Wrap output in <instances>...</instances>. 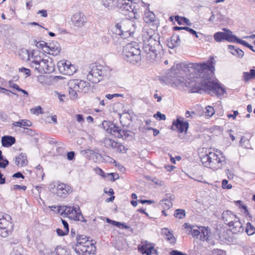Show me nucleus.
I'll list each match as a JSON object with an SVG mask.
<instances>
[{"instance_id":"ea45409f","label":"nucleus","mask_w":255,"mask_h":255,"mask_svg":"<svg viewBox=\"0 0 255 255\" xmlns=\"http://www.w3.org/2000/svg\"><path fill=\"white\" fill-rule=\"evenodd\" d=\"M242 77L245 82H248L251 79H254L253 75H252V70L251 69L249 72H244Z\"/></svg>"},{"instance_id":"58836bf2","label":"nucleus","mask_w":255,"mask_h":255,"mask_svg":"<svg viewBox=\"0 0 255 255\" xmlns=\"http://www.w3.org/2000/svg\"><path fill=\"white\" fill-rule=\"evenodd\" d=\"M113 148L120 153H126L128 149L124 145L118 142L114 143Z\"/></svg>"},{"instance_id":"9d476101","label":"nucleus","mask_w":255,"mask_h":255,"mask_svg":"<svg viewBox=\"0 0 255 255\" xmlns=\"http://www.w3.org/2000/svg\"><path fill=\"white\" fill-rule=\"evenodd\" d=\"M86 244L83 245L80 242L76 243L73 249L78 255H90L95 254L96 249L95 246L90 242Z\"/></svg>"},{"instance_id":"a878e982","label":"nucleus","mask_w":255,"mask_h":255,"mask_svg":"<svg viewBox=\"0 0 255 255\" xmlns=\"http://www.w3.org/2000/svg\"><path fill=\"white\" fill-rule=\"evenodd\" d=\"M166 197L161 200L159 205L164 209H169L172 206V200L174 199V196L171 194H166Z\"/></svg>"},{"instance_id":"c756f323","label":"nucleus","mask_w":255,"mask_h":255,"mask_svg":"<svg viewBox=\"0 0 255 255\" xmlns=\"http://www.w3.org/2000/svg\"><path fill=\"white\" fill-rule=\"evenodd\" d=\"M228 49L230 52H231L233 55L237 56L239 58H242L244 56V51L236 46L228 45Z\"/></svg>"},{"instance_id":"a19ab883","label":"nucleus","mask_w":255,"mask_h":255,"mask_svg":"<svg viewBox=\"0 0 255 255\" xmlns=\"http://www.w3.org/2000/svg\"><path fill=\"white\" fill-rule=\"evenodd\" d=\"M66 251L61 247H57L51 253V255H66Z\"/></svg>"},{"instance_id":"6ab92c4d","label":"nucleus","mask_w":255,"mask_h":255,"mask_svg":"<svg viewBox=\"0 0 255 255\" xmlns=\"http://www.w3.org/2000/svg\"><path fill=\"white\" fill-rule=\"evenodd\" d=\"M103 126L104 128H106V127H107L108 128H106L107 132L111 133L115 137L118 138H121L122 137V135L121 133V132H122V129L120 127L116 126L115 125L111 122H108L107 121H104L103 123Z\"/></svg>"},{"instance_id":"c9c22d12","label":"nucleus","mask_w":255,"mask_h":255,"mask_svg":"<svg viewBox=\"0 0 255 255\" xmlns=\"http://www.w3.org/2000/svg\"><path fill=\"white\" fill-rule=\"evenodd\" d=\"M180 42V39L178 35L172 36L171 38V42H169L168 45L169 48H173L178 46Z\"/></svg>"},{"instance_id":"774afa93","label":"nucleus","mask_w":255,"mask_h":255,"mask_svg":"<svg viewBox=\"0 0 255 255\" xmlns=\"http://www.w3.org/2000/svg\"><path fill=\"white\" fill-rule=\"evenodd\" d=\"M56 232L57 234L60 236H63L65 235H67L68 233H66L65 230L63 231L62 229H57L56 230Z\"/></svg>"},{"instance_id":"39448f33","label":"nucleus","mask_w":255,"mask_h":255,"mask_svg":"<svg viewBox=\"0 0 255 255\" xmlns=\"http://www.w3.org/2000/svg\"><path fill=\"white\" fill-rule=\"evenodd\" d=\"M141 51L138 44L134 41L127 44L124 47L123 55L124 59L133 64L141 60Z\"/></svg>"},{"instance_id":"864d4df0","label":"nucleus","mask_w":255,"mask_h":255,"mask_svg":"<svg viewBox=\"0 0 255 255\" xmlns=\"http://www.w3.org/2000/svg\"><path fill=\"white\" fill-rule=\"evenodd\" d=\"M154 118L158 119V120H165L166 116L165 115L161 114L160 112H157L156 114L153 116Z\"/></svg>"},{"instance_id":"680f3d73","label":"nucleus","mask_w":255,"mask_h":255,"mask_svg":"<svg viewBox=\"0 0 255 255\" xmlns=\"http://www.w3.org/2000/svg\"><path fill=\"white\" fill-rule=\"evenodd\" d=\"M75 152L74 151H70L67 153V157L69 160H72L75 158Z\"/></svg>"},{"instance_id":"423d86ee","label":"nucleus","mask_w":255,"mask_h":255,"mask_svg":"<svg viewBox=\"0 0 255 255\" xmlns=\"http://www.w3.org/2000/svg\"><path fill=\"white\" fill-rule=\"evenodd\" d=\"M140 1L135 3L131 0H117V6L120 11L125 15H129L131 18H138V13L140 12Z\"/></svg>"},{"instance_id":"0eeeda50","label":"nucleus","mask_w":255,"mask_h":255,"mask_svg":"<svg viewBox=\"0 0 255 255\" xmlns=\"http://www.w3.org/2000/svg\"><path fill=\"white\" fill-rule=\"evenodd\" d=\"M185 72L182 69L181 64H177L176 66H172L168 72L166 79L172 86L177 87L185 80Z\"/></svg>"},{"instance_id":"e433bc0d","label":"nucleus","mask_w":255,"mask_h":255,"mask_svg":"<svg viewBox=\"0 0 255 255\" xmlns=\"http://www.w3.org/2000/svg\"><path fill=\"white\" fill-rule=\"evenodd\" d=\"M209 230L207 228L202 227L199 236L200 239L203 241L209 240Z\"/></svg>"},{"instance_id":"49530a36","label":"nucleus","mask_w":255,"mask_h":255,"mask_svg":"<svg viewBox=\"0 0 255 255\" xmlns=\"http://www.w3.org/2000/svg\"><path fill=\"white\" fill-rule=\"evenodd\" d=\"M35 45L38 48L42 49L44 52L46 53L47 51L45 47L47 46L48 44L45 42L43 41L37 42Z\"/></svg>"},{"instance_id":"13d9d810","label":"nucleus","mask_w":255,"mask_h":255,"mask_svg":"<svg viewBox=\"0 0 255 255\" xmlns=\"http://www.w3.org/2000/svg\"><path fill=\"white\" fill-rule=\"evenodd\" d=\"M222 186L223 189H230L232 186L230 184H228V181L224 179L222 181Z\"/></svg>"},{"instance_id":"20e7f679","label":"nucleus","mask_w":255,"mask_h":255,"mask_svg":"<svg viewBox=\"0 0 255 255\" xmlns=\"http://www.w3.org/2000/svg\"><path fill=\"white\" fill-rule=\"evenodd\" d=\"M87 79L94 83H98L109 76L111 70L107 67L99 64H91L88 68Z\"/></svg>"},{"instance_id":"7c9ffc66","label":"nucleus","mask_w":255,"mask_h":255,"mask_svg":"<svg viewBox=\"0 0 255 255\" xmlns=\"http://www.w3.org/2000/svg\"><path fill=\"white\" fill-rule=\"evenodd\" d=\"M31 51L24 48L21 49L19 51V56L22 60L29 61L30 59Z\"/></svg>"},{"instance_id":"cd10ccee","label":"nucleus","mask_w":255,"mask_h":255,"mask_svg":"<svg viewBox=\"0 0 255 255\" xmlns=\"http://www.w3.org/2000/svg\"><path fill=\"white\" fill-rule=\"evenodd\" d=\"M15 162L18 166L23 167L26 166L28 162L26 154L21 153L17 156L15 157Z\"/></svg>"},{"instance_id":"8fccbe9b","label":"nucleus","mask_w":255,"mask_h":255,"mask_svg":"<svg viewBox=\"0 0 255 255\" xmlns=\"http://www.w3.org/2000/svg\"><path fill=\"white\" fill-rule=\"evenodd\" d=\"M22 250V248L19 246L13 249L12 254L13 255H23L21 254V251Z\"/></svg>"},{"instance_id":"bf43d9fd","label":"nucleus","mask_w":255,"mask_h":255,"mask_svg":"<svg viewBox=\"0 0 255 255\" xmlns=\"http://www.w3.org/2000/svg\"><path fill=\"white\" fill-rule=\"evenodd\" d=\"M235 39H235V41L234 42H236L238 43L241 44L247 47H248L249 46V44L248 42H247L246 41L241 40V39L238 38V37H237L236 36H235Z\"/></svg>"},{"instance_id":"09e8293b","label":"nucleus","mask_w":255,"mask_h":255,"mask_svg":"<svg viewBox=\"0 0 255 255\" xmlns=\"http://www.w3.org/2000/svg\"><path fill=\"white\" fill-rule=\"evenodd\" d=\"M8 164V161L6 159H3L2 155V152L0 150V167L4 168Z\"/></svg>"},{"instance_id":"2eb2a0df","label":"nucleus","mask_w":255,"mask_h":255,"mask_svg":"<svg viewBox=\"0 0 255 255\" xmlns=\"http://www.w3.org/2000/svg\"><path fill=\"white\" fill-rule=\"evenodd\" d=\"M55 187L50 190L60 197L65 198L72 191V188L70 185L64 183L58 184L55 189Z\"/></svg>"},{"instance_id":"72a5a7b5","label":"nucleus","mask_w":255,"mask_h":255,"mask_svg":"<svg viewBox=\"0 0 255 255\" xmlns=\"http://www.w3.org/2000/svg\"><path fill=\"white\" fill-rule=\"evenodd\" d=\"M103 5L109 9L114 8L117 4V0H102Z\"/></svg>"},{"instance_id":"052dcab7","label":"nucleus","mask_w":255,"mask_h":255,"mask_svg":"<svg viewBox=\"0 0 255 255\" xmlns=\"http://www.w3.org/2000/svg\"><path fill=\"white\" fill-rule=\"evenodd\" d=\"M184 30H185L190 32L191 34L194 35L196 38L199 37L198 33L194 29H191L188 27H187L186 28H184Z\"/></svg>"},{"instance_id":"7ed1b4c3","label":"nucleus","mask_w":255,"mask_h":255,"mask_svg":"<svg viewBox=\"0 0 255 255\" xmlns=\"http://www.w3.org/2000/svg\"><path fill=\"white\" fill-rule=\"evenodd\" d=\"M203 165L213 171H217L222 168L226 164V157L223 153L216 150L215 152H209L200 157Z\"/></svg>"},{"instance_id":"37998d69","label":"nucleus","mask_w":255,"mask_h":255,"mask_svg":"<svg viewBox=\"0 0 255 255\" xmlns=\"http://www.w3.org/2000/svg\"><path fill=\"white\" fill-rule=\"evenodd\" d=\"M115 143L116 141L112 139L109 138H105L104 139V143L105 146L107 148L112 147L113 148L114 146V143Z\"/></svg>"},{"instance_id":"4468645a","label":"nucleus","mask_w":255,"mask_h":255,"mask_svg":"<svg viewBox=\"0 0 255 255\" xmlns=\"http://www.w3.org/2000/svg\"><path fill=\"white\" fill-rule=\"evenodd\" d=\"M72 24L76 27L82 28L86 25L88 22L87 17L82 12H77L71 17Z\"/></svg>"},{"instance_id":"3c124183","label":"nucleus","mask_w":255,"mask_h":255,"mask_svg":"<svg viewBox=\"0 0 255 255\" xmlns=\"http://www.w3.org/2000/svg\"><path fill=\"white\" fill-rule=\"evenodd\" d=\"M212 253L214 255H225L226 252L223 250L215 249L212 250Z\"/></svg>"},{"instance_id":"f8f14e48","label":"nucleus","mask_w":255,"mask_h":255,"mask_svg":"<svg viewBox=\"0 0 255 255\" xmlns=\"http://www.w3.org/2000/svg\"><path fill=\"white\" fill-rule=\"evenodd\" d=\"M55 64L51 59H42L35 70L40 73H50L54 71Z\"/></svg>"},{"instance_id":"69168bd1","label":"nucleus","mask_w":255,"mask_h":255,"mask_svg":"<svg viewBox=\"0 0 255 255\" xmlns=\"http://www.w3.org/2000/svg\"><path fill=\"white\" fill-rule=\"evenodd\" d=\"M62 223L64 227V230H65L66 233H69V225H68V223L66 221L62 220Z\"/></svg>"},{"instance_id":"9b49d317","label":"nucleus","mask_w":255,"mask_h":255,"mask_svg":"<svg viewBox=\"0 0 255 255\" xmlns=\"http://www.w3.org/2000/svg\"><path fill=\"white\" fill-rule=\"evenodd\" d=\"M69 88L75 89L78 92H87L91 87L90 83L79 79H73L70 80L68 83Z\"/></svg>"},{"instance_id":"a211bd4d","label":"nucleus","mask_w":255,"mask_h":255,"mask_svg":"<svg viewBox=\"0 0 255 255\" xmlns=\"http://www.w3.org/2000/svg\"><path fill=\"white\" fill-rule=\"evenodd\" d=\"M13 230V224L5 219H0V236L6 238Z\"/></svg>"},{"instance_id":"5701e85b","label":"nucleus","mask_w":255,"mask_h":255,"mask_svg":"<svg viewBox=\"0 0 255 255\" xmlns=\"http://www.w3.org/2000/svg\"><path fill=\"white\" fill-rule=\"evenodd\" d=\"M40 54V52L39 51L33 50L31 51L30 59L29 61H30V65L31 67L34 69L36 68V67L43 59Z\"/></svg>"},{"instance_id":"1a4fd4ad","label":"nucleus","mask_w":255,"mask_h":255,"mask_svg":"<svg viewBox=\"0 0 255 255\" xmlns=\"http://www.w3.org/2000/svg\"><path fill=\"white\" fill-rule=\"evenodd\" d=\"M116 32L122 38H126L133 33L135 29V22L130 19L123 20L116 25Z\"/></svg>"},{"instance_id":"b1692460","label":"nucleus","mask_w":255,"mask_h":255,"mask_svg":"<svg viewBox=\"0 0 255 255\" xmlns=\"http://www.w3.org/2000/svg\"><path fill=\"white\" fill-rule=\"evenodd\" d=\"M228 226L234 234L242 233L244 231V228L238 217L232 222L231 224L228 225Z\"/></svg>"},{"instance_id":"412c9836","label":"nucleus","mask_w":255,"mask_h":255,"mask_svg":"<svg viewBox=\"0 0 255 255\" xmlns=\"http://www.w3.org/2000/svg\"><path fill=\"white\" fill-rule=\"evenodd\" d=\"M189 124L187 122H184L180 120V119H177L175 121L173 122L172 129L174 130L177 129L179 132L187 131L188 128Z\"/></svg>"},{"instance_id":"f257e3e1","label":"nucleus","mask_w":255,"mask_h":255,"mask_svg":"<svg viewBox=\"0 0 255 255\" xmlns=\"http://www.w3.org/2000/svg\"><path fill=\"white\" fill-rule=\"evenodd\" d=\"M189 70L195 73L191 78H196V84L194 87V92H199L200 90L205 91L208 94L217 96L223 95L226 92L216 79L212 77L215 71V60L213 57L210 60L203 63L191 64Z\"/></svg>"},{"instance_id":"6e6552de","label":"nucleus","mask_w":255,"mask_h":255,"mask_svg":"<svg viewBox=\"0 0 255 255\" xmlns=\"http://www.w3.org/2000/svg\"><path fill=\"white\" fill-rule=\"evenodd\" d=\"M58 212L63 217H68L70 219L83 222H86L79 207L61 206L58 207Z\"/></svg>"},{"instance_id":"c85d7f7f","label":"nucleus","mask_w":255,"mask_h":255,"mask_svg":"<svg viewBox=\"0 0 255 255\" xmlns=\"http://www.w3.org/2000/svg\"><path fill=\"white\" fill-rule=\"evenodd\" d=\"M15 142V139L11 136H3L1 138V143L3 146L8 147Z\"/></svg>"},{"instance_id":"2f4dec72","label":"nucleus","mask_w":255,"mask_h":255,"mask_svg":"<svg viewBox=\"0 0 255 255\" xmlns=\"http://www.w3.org/2000/svg\"><path fill=\"white\" fill-rule=\"evenodd\" d=\"M162 233L166 236L167 240L169 241L171 244H174L175 243V238L173 236L171 232L167 229H163L162 230Z\"/></svg>"},{"instance_id":"a18cd8bd","label":"nucleus","mask_w":255,"mask_h":255,"mask_svg":"<svg viewBox=\"0 0 255 255\" xmlns=\"http://www.w3.org/2000/svg\"><path fill=\"white\" fill-rule=\"evenodd\" d=\"M82 245L87 244V242H89L88 241V239L86 236L80 235L77 237V243H80Z\"/></svg>"},{"instance_id":"c03bdc74","label":"nucleus","mask_w":255,"mask_h":255,"mask_svg":"<svg viewBox=\"0 0 255 255\" xmlns=\"http://www.w3.org/2000/svg\"><path fill=\"white\" fill-rule=\"evenodd\" d=\"M246 231L248 235H252L255 233V228L248 222L247 224Z\"/></svg>"},{"instance_id":"f03ea898","label":"nucleus","mask_w":255,"mask_h":255,"mask_svg":"<svg viewBox=\"0 0 255 255\" xmlns=\"http://www.w3.org/2000/svg\"><path fill=\"white\" fill-rule=\"evenodd\" d=\"M152 32L150 30L149 31H143L142 34L143 49L146 53L147 59L150 62L155 60L157 52L161 48L159 38L155 34H152Z\"/></svg>"},{"instance_id":"4c0bfd02","label":"nucleus","mask_w":255,"mask_h":255,"mask_svg":"<svg viewBox=\"0 0 255 255\" xmlns=\"http://www.w3.org/2000/svg\"><path fill=\"white\" fill-rule=\"evenodd\" d=\"M175 19L176 21L177 22V23H178V24H179V25L182 24L183 23H185L187 25H191L190 20L188 18H187L185 17H180L178 15H176L175 17Z\"/></svg>"},{"instance_id":"0e129e2a","label":"nucleus","mask_w":255,"mask_h":255,"mask_svg":"<svg viewBox=\"0 0 255 255\" xmlns=\"http://www.w3.org/2000/svg\"><path fill=\"white\" fill-rule=\"evenodd\" d=\"M121 133L122 135V137L121 138L126 139L129 136V131L127 130H121Z\"/></svg>"},{"instance_id":"dca6fc26","label":"nucleus","mask_w":255,"mask_h":255,"mask_svg":"<svg viewBox=\"0 0 255 255\" xmlns=\"http://www.w3.org/2000/svg\"><path fill=\"white\" fill-rule=\"evenodd\" d=\"M144 12V20L147 23H151L155 20L154 13L149 10V4L140 1V12Z\"/></svg>"},{"instance_id":"e2e57ef3","label":"nucleus","mask_w":255,"mask_h":255,"mask_svg":"<svg viewBox=\"0 0 255 255\" xmlns=\"http://www.w3.org/2000/svg\"><path fill=\"white\" fill-rule=\"evenodd\" d=\"M56 95H57V97L59 100V101L61 102H64V98H65L66 96L64 94H62L58 92H55Z\"/></svg>"},{"instance_id":"ddd939ff","label":"nucleus","mask_w":255,"mask_h":255,"mask_svg":"<svg viewBox=\"0 0 255 255\" xmlns=\"http://www.w3.org/2000/svg\"><path fill=\"white\" fill-rule=\"evenodd\" d=\"M223 32H217L214 34V38L216 42H220L224 40L233 42L235 41V36L233 35L230 30L224 28Z\"/></svg>"},{"instance_id":"6e6d98bb","label":"nucleus","mask_w":255,"mask_h":255,"mask_svg":"<svg viewBox=\"0 0 255 255\" xmlns=\"http://www.w3.org/2000/svg\"><path fill=\"white\" fill-rule=\"evenodd\" d=\"M19 72L23 73L26 77L30 76L31 75L30 70L29 69H27L24 67L19 69Z\"/></svg>"},{"instance_id":"de8ad7c7","label":"nucleus","mask_w":255,"mask_h":255,"mask_svg":"<svg viewBox=\"0 0 255 255\" xmlns=\"http://www.w3.org/2000/svg\"><path fill=\"white\" fill-rule=\"evenodd\" d=\"M215 113V110L212 107L207 106L206 107L205 116L208 117H212Z\"/></svg>"},{"instance_id":"473e14b6","label":"nucleus","mask_w":255,"mask_h":255,"mask_svg":"<svg viewBox=\"0 0 255 255\" xmlns=\"http://www.w3.org/2000/svg\"><path fill=\"white\" fill-rule=\"evenodd\" d=\"M106 221L107 223L111 224L120 229H128L130 228L129 226L127 225L125 223L113 221L110 219L109 218H107Z\"/></svg>"},{"instance_id":"603ef678","label":"nucleus","mask_w":255,"mask_h":255,"mask_svg":"<svg viewBox=\"0 0 255 255\" xmlns=\"http://www.w3.org/2000/svg\"><path fill=\"white\" fill-rule=\"evenodd\" d=\"M77 92H78V90H75V89L69 88V93L71 99H75L77 97Z\"/></svg>"},{"instance_id":"f3484780","label":"nucleus","mask_w":255,"mask_h":255,"mask_svg":"<svg viewBox=\"0 0 255 255\" xmlns=\"http://www.w3.org/2000/svg\"><path fill=\"white\" fill-rule=\"evenodd\" d=\"M57 67L59 72L64 75H72L76 71L75 67L72 65L69 61L58 62Z\"/></svg>"},{"instance_id":"aec40b11","label":"nucleus","mask_w":255,"mask_h":255,"mask_svg":"<svg viewBox=\"0 0 255 255\" xmlns=\"http://www.w3.org/2000/svg\"><path fill=\"white\" fill-rule=\"evenodd\" d=\"M45 47L47 51L46 53L53 56L59 55L61 50L59 43L56 41H52Z\"/></svg>"},{"instance_id":"bb28decb","label":"nucleus","mask_w":255,"mask_h":255,"mask_svg":"<svg viewBox=\"0 0 255 255\" xmlns=\"http://www.w3.org/2000/svg\"><path fill=\"white\" fill-rule=\"evenodd\" d=\"M238 217L230 211H225L222 213V219L228 225L231 224Z\"/></svg>"},{"instance_id":"5fc2aeb1","label":"nucleus","mask_w":255,"mask_h":255,"mask_svg":"<svg viewBox=\"0 0 255 255\" xmlns=\"http://www.w3.org/2000/svg\"><path fill=\"white\" fill-rule=\"evenodd\" d=\"M31 112L32 114L37 115L43 113L42 111V108L40 106H37L34 108L31 109Z\"/></svg>"},{"instance_id":"79ce46f5","label":"nucleus","mask_w":255,"mask_h":255,"mask_svg":"<svg viewBox=\"0 0 255 255\" xmlns=\"http://www.w3.org/2000/svg\"><path fill=\"white\" fill-rule=\"evenodd\" d=\"M174 216L178 219H183L185 216V211L183 209H177L175 211Z\"/></svg>"},{"instance_id":"f704fd0d","label":"nucleus","mask_w":255,"mask_h":255,"mask_svg":"<svg viewBox=\"0 0 255 255\" xmlns=\"http://www.w3.org/2000/svg\"><path fill=\"white\" fill-rule=\"evenodd\" d=\"M12 125L15 127L20 128H24L25 127H30L31 123L29 121L26 120H21L17 122H14L12 123Z\"/></svg>"},{"instance_id":"4be33fe9","label":"nucleus","mask_w":255,"mask_h":255,"mask_svg":"<svg viewBox=\"0 0 255 255\" xmlns=\"http://www.w3.org/2000/svg\"><path fill=\"white\" fill-rule=\"evenodd\" d=\"M138 249L143 255H151L154 250V247L147 241H144L138 245Z\"/></svg>"},{"instance_id":"393cba45","label":"nucleus","mask_w":255,"mask_h":255,"mask_svg":"<svg viewBox=\"0 0 255 255\" xmlns=\"http://www.w3.org/2000/svg\"><path fill=\"white\" fill-rule=\"evenodd\" d=\"M183 226L186 229V232L188 234H190L193 237L199 238L201 228L189 225L186 223L184 224Z\"/></svg>"},{"instance_id":"4d7b16f0","label":"nucleus","mask_w":255,"mask_h":255,"mask_svg":"<svg viewBox=\"0 0 255 255\" xmlns=\"http://www.w3.org/2000/svg\"><path fill=\"white\" fill-rule=\"evenodd\" d=\"M74 117L76 121L81 124H82L85 122L84 118L82 115L77 114L75 115Z\"/></svg>"},{"instance_id":"338daca9","label":"nucleus","mask_w":255,"mask_h":255,"mask_svg":"<svg viewBox=\"0 0 255 255\" xmlns=\"http://www.w3.org/2000/svg\"><path fill=\"white\" fill-rule=\"evenodd\" d=\"M121 96L122 95L119 94H107L106 97L109 100H111L115 97H118Z\"/></svg>"}]
</instances>
